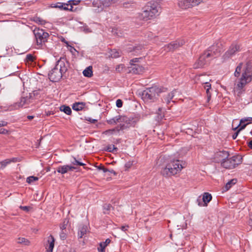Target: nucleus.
Returning a JSON list of instances; mask_svg holds the SVG:
<instances>
[{
  "label": "nucleus",
  "instance_id": "obj_1",
  "mask_svg": "<svg viewBox=\"0 0 252 252\" xmlns=\"http://www.w3.org/2000/svg\"><path fill=\"white\" fill-rule=\"evenodd\" d=\"M234 75L237 78L236 88L241 91L245 86L252 81V62H248L243 66V63H240L236 67Z\"/></svg>",
  "mask_w": 252,
  "mask_h": 252
},
{
  "label": "nucleus",
  "instance_id": "obj_2",
  "mask_svg": "<svg viewBox=\"0 0 252 252\" xmlns=\"http://www.w3.org/2000/svg\"><path fill=\"white\" fill-rule=\"evenodd\" d=\"M161 9L159 2L154 0L147 2L142 8V12L139 15L140 19L147 21L158 15Z\"/></svg>",
  "mask_w": 252,
  "mask_h": 252
},
{
  "label": "nucleus",
  "instance_id": "obj_3",
  "mask_svg": "<svg viewBox=\"0 0 252 252\" xmlns=\"http://www.w3.org/2000/svg\"><path fill=\"white\" fill-rule=\"evenodd\" d=\"M186 166L183 160L173 159L161 170V174L165 177H170L179 173Z\"/></svg>",
  "mask_w": 252,
  "mask_h": 252
},
{
  "label": "nucleus",
  "instance_id": "obj_4",
  "mask_svg": "<svg viewBox=\"0 0 252 252\" xmlns=\"http://www.w3.org/2000/svg\"><path fill=\"white\" fill-rule=\"evenodd\" d=\"M67 70L64 59L61 58L56 63L55 67L48 73V78L52 82H58Z\"/></svg>",
  "mask_w": 252,
  "mask_h": 252
},
{
  "label": "nucleus",
  "instance_id": "obj_5",
  "mask_svg": "<svg viewBox=\"0 0 252 252\" xmlns=\"http://www.w3.org/2000/svg\"><path fill=\"white\" fill-rule=\"evenodd\" d=\"M163 88H159L157 86H154L147 88L141 93L139 95L145 102H153L156 101L160 93L163 92Z\"/></svg>",
  "mask_w": 252,
  "mask_h": 252
},
{
  "label": "nucleus",
  "instance_id": "obj_6",
  "mask_svg": "<svg viewBox=\"0 0 252 252\" xmlns=\"http://www.w3.org/2000/svg\"><path fill=\"white\" fill-rule=\"evenodd\" d=\"M242 50L241 45L233 42L221 57L222 62H225L236 55Z\"/></svg>",
  "mask_w": 252,
  "mask_h": 252
},
{
  "label": "nucleus",
  "instance_id": "obj_7",
  "mask_svg": "<svg viewBox=\"0 0 252 252\" xmlns=\"http://www.w3.org/2000/svg\"><path fill=\"white\" fill-rule=\"evenodd\" d=\"M36 40V45L39 47H41L43 44L47 42L49 34L48 32H45L44 30L39 29L35 28L33 31Z\"/></svg>",
  "mask_w": 252,
  "mask_h": 252
},
{
  "label": "nucleus",
  "instance_id": "obj_8",
  "mask_svg": "<svg viewBox=\"0 0 252 252\" xmlns=\"http://www.w3.org/2000/svg\"><path fill=\"white\" fill-rule=\"evenodd\" d=\"M242 157L240 155H235L227 158L225 160L222 161L221 165L226 169H233L242 162Z\"/></svg>",
  "mask_w": 252,
  "mask_h": 252
},
{
  "label": "nucleus",
  "instance_id": "obj_9",
  "mask_svg": "<svg viewBox=\"0 0 252 252\" xmlns=\"http://www.w3.org/2000/svg\"><path fill=\"white\" fill-rule=\"evenodd\" d=\"M33 95L32 93L23 92L20 97V101L14 104V107L16 109L25 106L26 107L27 105L33 102Z\"/></svg>",
  "mask_w": 252,
  "mask_h": 252
},
{
  "label": "nucleus",
  "instance_id": "obj_10",
  "mask_svg": "<svg viewBox=\"0 0 252 252\" xmlns=\"http://www.w3.org/2000/svg\"><path fill=\"white\" fill-rule=\"evenodd\" d=\"M212 60L210 57V54H207L204 51L199 57L198 59L193 64V68L198 69L204 67L209 64L210 62Z\"/></svg>",
  "mask_w": 252,
  "mask_h": 252
},
{
  "label": "nucleus",
  "instance_id": "obj_11",
  "mask_svg": "<svg viewBox=\"0 0 252 252\" xmlns=\"http://www.w3.org/2000/svg\"><path fill=\"white\" fill-rule=\"evenodd\" d=\"M222 51V45L220 43H214L205 51L207 54H210V57L212 60L220 56Z\"/></svg>",
  "mask_w": 252,
  "mask_h": 252
},
{
  "label": "nucleus",
  "instance_id": "obj_12",
  "mask_svg": "<svg viewBox=\"0 0 252 252\" xmlns=\"http://www.w3.org/2000/svg\"><path fill=\"white\" fill-rule=\"evenodd\" d=\"M204 0H181L178 2V5L182 9H186L198 5Z\"/></svg>",
  "mask_w": 252,
  "mask_h": 252
},
{
  "label": "nucleus",
  "instance_id": "obj_13",
  "mask_svg": "<svg viewBox=\"0 0 252 252\" xmlns=\"http://www.w3.org/2000/svg\"><path fill=\"white\" fill-rule=\"evenodd\" d=\"M185 43V42L184 40H176L165 45L164 46L165 50L167 51H173L174 50L183 46Z\"/></svg>",
  "mask_w": 252,
  "mask_h": 252
},
{
  "label": "nucleus",
  "instance_id": "obj_14",
  "mask_svg": "<svg viewBox=\"0 0 252 252\" xmlns=\"http://www.w3.org/2000/svg\"><path fill=\"white\" fill-rule=\"evenodd\" d=\"M138 121V118L127 117L126 116H122L121 123H125L126 125V127L134 126Z\"/></svg>",
  "mask_w": 252,
  "mask_h": 252
},
{
  "label": "nucleus",
  "instance_id": "obj_15",
  "mask_svg": "<svg viewBox=\"0 0 252 252\" xmlns=\"http://www.w3.org/2000/svg\"><path fill=\"white\" fill-rule=\"evenodd\" d=\"M229 156L228 152L225 151H219L215 154V158L216 159V162H221L222 161L225 160Z\"/></svg>",
  "mask_w": 252,
  "mask_h": 252
},
{
  "label": "nucleus",
  "instance_id": "obj_16",
  "mask_svg": "<svg viewBox=\"0 0 252 252\" xmlns=\"http://www.w3.org/2000/svg\"><path fill=\"white\" fill-rule=\"evenodd\" d=\"M212 196L210 193L204 192L202 198L203 203L201 202V199L200 197L197 199V202L200 206H207L208 203L212 200Z\"/></svg>",
  "mask_w": 252,
  "mask_h": 252
},
{
  "label": "nucleus",
  "instance_id": "obj_17",
  "mask_svg": "<svg viewBox=\"0 0 252 252\" xmlns=\"http://www.w3.org/2000/svg\"><path fill=\"white\" fill-rule=\"evenodd\" d=\"M64 6V2H58L56 3L51 4L49 7L51 8H59L61 10L69 11L71 12L75 11V9H73V7L72 6H71V7L68 8Z\"/></svg>",
  "mask_w": 252,
  "mask_h": 252
},
{
  "label": "nucleus",
  "instance_id": "obj_18",
  "mask_svg": "<svg viewBox=\"0 0 252 252\" xmlns=\"http://www.w3.org/2000/svg\"><path fill=\"white\" fill-rule=\"evenodd\" d=\"M129 72L133 74H140L143 71V67L138 64H131L128 67Z\"/></svg>",
  "mask_w": 252,
  "mask_h": 252
},
{
  "label": "nucleus",
  "instance_id": "obj_19",
  "mask_svg": "<svg viewBox=\"0 0 252 252\" xmlns=\"http://www.w3.org/2000/svg\"><path fill=\"white\" fill-rule=\"evenodd\" d=\"M88 230V227L86 225L83 224L80 226L78 232V238H82L84 235L87 234Z\"/></svg>",
  "mask_w": 252,
  "mask_h": 252
},
{
  "label": "nucleus",
  "instance_id": "obj_20",
  "mask_svg": "<svg viewBox=\"0 0 252 252\" xmlns=\"http://www.w3.org/2000/svg\"><path fill=\"white\" fill-rule=\"evenodd\" d=\"M17 161L16 158H12L11 159H6L0 162V169L4 168L8 164L11 162H15Z\"/></svg>",
  "mask_w": 252,
  "mask_h": 252
},
{
  "label": "nucleus",
  "instance_id": "obj_21",
  "mask_svg": "<svg viewBox=\"0 0 252 252\" xmlns=\"http://www.w3.org/2000/svg\"><path fill=\"white\" fill-rule=\"evenodd\" d=\"M56 172L61 174L62 175L68 173L66 165L59 166L56 168V170L54 171V173L56 174Z\"/></svg>",
  "mask_w": 252,
  "mask_h": 252
},
{
  "label": "nucleus",
  "instance_id": "obj_22",
  "mask_svg": "<svg viewBox=\"0 0 252 252\" xmlns=\"http://www.w3.org/2000/svg\"><path fill=\"white\" fill-rule=\"evenodd\" d=\"M121 120H122V116L118 115L114 118H111L109 120H107L106 122L109 125H115L118 122L121 123Z\"/></svg>",
  "mask_w": 252,
  "mask_h": 252
},
{
  "label": "nucleus",
  "instance_id": "obj_23",
  "mask_svg": "<svg viewBox=\"0 0 252 252\" xmlns=\"http://www.w3.org/2000/svg\"><path fill=\"white\" fill-rule=\"evenodd\" d=\"M85 106V103L84 102H78L74 103L72 105V107L73 110L76 111H79L82 110L84 108Z\"/></svg>",
  "mask_w": 252,
  "mask_h": 252
},
{
  "label": "nucleus",
  "instance_id": "obj_24",
  "mask_svg": "<svg viewBox=\"0 0 252 252\" xmlns=\"http://www.w3.org/2000/svg\"><path fill=\"white\" fill-rule=\"evenodd\" d=\"M249 123H246V124H244V125H243L238 126H237L236 127H235V128H234V130H237V131H236V132H235V133L233 134V135H232V139H234H234H236V138H237V136H238V134H239V133L240 132V131L241 130H242V129H244V128H245V127L246 126H247V125H248V124H249Z\"/></svg>",
  "mask_w": 252,
  "mask_h": 252
},
{
  "label": "nucleus",
  "instance_id": "obj_25",
  "mask_svg": "<svg viewBox=\"0 0 252 252\" xmlns=\"http://www.w3.org/2000/svg\"><path fill=\"white\" fill-rule=\"evenodd\" d=\"M48 242L49 243V249L47 250V252H53V250L54 247L55 239L52 235H50L49 236Z\"/></svg>",
  "mask_w": 252,
  "mask_h": 252
},
{
  "label": "nucleus",
  "instance_id": "obj_26",
  "mask_svg": "<svg viewBox=\"0 0 252 252\" xmlns=\"http://www.w3.org/2000/svg\"><path fill=\"white\" fill-rule=\"evenodd\" d=\"M83 74L84 76L91 77L93 76V68L92 66L87 67L83 71Z\"/></svg>",
  "mask_w": 252,
  "mask_h": 252
},
{
  "label": "nucleus",
  "instance_id": "obj_27",
  "mask_svg": "<svg viewBox=\"0 0 252 252\" xmlns=\"http://www.w3.org/2000/svg\"><path fill=\"white\" fill-rule=\"evenodd\" d=\"M17 243L27 246L31 245V242L28 239L23 237H19L17 239Z\"/></svg>",
  "mask_w": 252,
  "mask_h": 252
},
{
  "label": "nucleus",
  "instance_id": "obj_28",
  "mask_svg": "<svg viewBox=\"0 0 252 252\" xmlns=\"http://www.w3.org/2000/svg\"><path fill=\"white\" fill-rule=\"evenodd\" d=\"M93 4L94 7H97L101 9H102L104 7H106L105 5L104 4V0H94L93 3Z\"/></svg>",
  "mask_w": 252,
  "mask_h": 252
},
{
  "label": "nucleus",
  "instance_id": "obj_29",
  "mask_svg": "<svg viewBox=\"0 0 252 252\" xmlns=\"http://www.w3.org/2000/svg\"><path fill=\"white\" fill-rule=\"evenodd\" d=\"M60 110L66 114L69 115L71 114L72 111L71 108L68 106L63 105L60 106Z\"/></svg>",
  "mask_w": 252,
  "mask_h": 252
},
{
  "label": "nucleus",
  "instance_id": "obj_30",
  "mask_svg": "<svg viewBox=\"0 0 252 252\" xmlns=\"http://www.w3.org/2000/svg\"><path fill=\"white\" fill-rule=\"evenodd\" d=\"M142 48L143 46L140 45L137 46H132L128 48V51L134 52L136 53H139V52H140L142 49Z\"/></svg>",
  "mask_w": 252,
  "mask_h": 252
},
{
  "label": "nucleus",
  "instance_id": "obj_31",
  "mask_svg": "<svg viewBox=\"0 0 252 252\" xmlns=\"http://www.w3.org/2000/svg\"><path fill=\"white\" fill-rule=\"evenodd\" d=\"M121 52L116 49H113L111 51L110 56L112 58H117L121 56Z\"/></svg>",
  "mask_w": 252,
  "mask_h": 252
},
{
  "label": "nucleus",
  "instance_id": "obj_32",
  "mask_svg": "<svg viewBox=\"0 0 252 252\" xmlns=\"http://www.w3.org/2000/svg\"><path fill=\"white\" fill-rule=\"evenodd\" d=\"M237 182L236 179H233L228 181L225 186V190H228L232 187V185H235Z\"/></svg>",
  "mask_w": 252,
  "mask_h": 252
},
{
  "label": "nucleus",
  "instance_id": "obj_33",
  "mask_svg": "<svg viewBox=\"0 0 252 252\" xmlns=\"http://www.w3.org/2000/svg\"><path fill=\"white\" fill-rule=\"evenodd\" d=\"M118 150V148L116 147L114 145H108L105 148V151L111 153L117 152Z\"/></svg>",
  "mask_w": 252,
  "mask_h": 252
},
{
  "label": "nucleus",
  "instance_id": "obj_34",
  "mask_svg": "<svg viewBox=\"0 0 252 252\" xmlns=\"http://www.w3.org/2000/svg\"><path fill=\"white\" fill-rule=\"evenodd\" d=\"M69 222V220L67 219H65L62 224H60V229L61 230L66 231V226Z\"/></svg>",
  "mask_w": 252,
  "mask_h": 252
},
{
  "label": "nucleus",
  "instance_id": "obj_35",
  "mask_svg": "<svg viewBox=\"0 0 252 252\" xmlns=\"http://www.w3.org/2000/svg\"><path fill=\"white\" fill-rule=\"evenodd\" d=\"M252 121V117H248V118H245L243 119H242L240 120V124L238 126L240 125H243L245 124V123L247 122V123H249L248 124L251 123V122Z\"/></svg>",
  "mask_w": 252,
  "mask_h": 252
},
{
  "label": "nucleus",
  "instance_id": "obj_36",
  "mask_svg": "<svg viewBox=\"0 0 252 252\" xmlns=\"http://www.w3.org/2000/svg\"><path fill=\"white\" fill-rule=\"evenodd\" d=\"M38 180V178L33 176H30L27 178V182L29 184H31L33 181Z\"/></svg>",
  "mask_w": 252,
  "mask_h": 252
},
{
  "label": "nucleus",
  "instance_id": "obj_37",
  "mask_svg": "<svg viewBox=\"0 0 252 252\" xmlns=\"http://www.w3.org/2000/svg\"><path fill=\"white\" fill-rule=\"evenodd\" d=\"M71 164L73 165H79V166L86 165V164L77 160L75 158H74V160L71 162Z\"/></svg>",
  "mask_w": 252,
  "mask_h": 252
},
{
  "label": "nucleus",
  "instance_id": "obj_38",
  "mask_svg": "<svg viewBox=\"0 0 252 252\" xmlns=\"http://www.w3.org/2000/svg\"><path fill=\"white\" fill-rule=\"evenodd\" d=\"M174 96V94L173 92L168 94V96L165 99L167 104H169L171 100L173 98Z\"/></svg>",
  "mask_w": 252,
  "mask_h": 252
},
{
  "label": "nucleus",
  "instance_id": "obj_39",
  "mask_svg": "<svg viewBox=\"0 0 252 252\" xmlns=\"http://www.w3.org/2000/svg\"><path fill=\"white\" fill-rule=\"evenodd\" d=\"M81 0H69L68 1V3L71 4V7L73 5H77L80 3Z\"/></svg>",
  "mask_w": 252,
  "mask_h": 252
},
{
  "label": "nucleus",
  "instance_id": "obj_40",
  "mask_svg": "<svg viewBox=\"0 0 252 252\" xmlns=\"http://www.w3.org/2000/svg\"><path fill=\"white\" fill-rule=\"evenodd\" d=\"M34 21L36 23H38V24L42 25H44L46 23V22L45 20L42 19L41 18H40L39 17H36L35 18Z\"/></svg>",
  "mask_w": 252,
  "mask_h": 252
},
{
  "label": "nucleus",
  "instance_id": "obj_41",
  "mask_svg": "<svg viewBox=\"0 0 252 252\" xmlns=\"http://www.w3.org/2000/svg\"><path fill=\"white\" fill-rule=\"evenodd\" d=\"M66 166H67L68 172L69 171H73V170H78V168L75 166L66 164Z\"/></svg>",
  "mask_w": 252,
  "mask_h": 252
},
{
  "label": "nucleus",
  "instance_id": "obj_42",
  "mask_svg": "<svg viewBox=\"0 0 252 252\" xmlns=\"http://www.w3.org/2000/svg\"><path fill=\"white\" fill-rule=\"evenodd\" d=\"M124 68V65L123 64L117 65L116 67V71L118 72H121Z\"/></svg>",
  "mask_w": 252,
  "mask_h": 252
},
{
  "label": "nucleus",
  "instance_id": "obj_43",
  "mask_svg": "<svg viewBox=\"0 0 252 252\" xmlns=\"http://www.w3.org/2000/svg\"><path fill=\"white\" fill-rule=\"evenodd\" d=\"M60 238L62 240H64L66 239V238L67 237V235H66V233L64 231V230H62L61 232L60 233Z\"/></svg>",
  "mask_w": 252,
  "mask_h": 252
},
{
  "label": "nucleus",
  "instance_id": "obj_44",
  "mask_svg": "<svg viewBox=\"0 0 252 252\" xmlns=\"http://www.w3.org/2000/svg\"><path fill=\"white\" fill-rule=\"evenodd\" d=\"M9 133H10L9 130H7L6 129L3 128H0V134H9Z\"/></svg>",
  "mask_w": 252,
  "mask_h": 252
},
{
  "label": "nucleus",
  "instance_id": "obj_45",
  "mask_svg": "<svg viewBox=\"0 0 252 252\" xmlns=\"http://www.w3.org/2000/svg\"><path fill=\"white\" fill-rule=\"evenodd\" d=\"M97 169L99 170H101L103 171L104 173H106L108 171V169L105 167L103 165L100 164L99 166L97 167Z\"/></svg>",
  "mask_w": 252,
  "mask_h": 252
},
{
  "label": "nucleus",
  "instance_id": "obj_46",
  "mask_svg": "<svg viewBox=\"0 0 252 252\" xmlns=\"http://www.w3.org/2000/svg\"><path fill=\"white\" fill-rule=\"evenodd\" d=\"M123 102L121 99H118L116 100V106L117 107H118V108L122 107L123 106Z\"/></svg>",
  "mask_w": 252,
  "mask_h": 252
},
{
  "label": "nucleus",
  "instance_id": "obj_47",
  "mask_svg": "<svg viewBox=\"0 0 252 252\" xmlns=\"http://www.w3.org/2000/svg\"><path fill=\"white\" fill-rule=\"evenodd\" d=\"M111 242V240L109 238L106 239L105 241L100 242L105 247H106Z\"/></svg>",
  "mask_w": 252,
  "mask_h": 252
},
{
  "label": "nucleus",
  "instance_id": "obj_48",
  "mask_svg": "<svg viewBox=\"0 0 252 252\" xmlns=\"http://www.w3.org/2000/svg\"><path fill=\"white\" fill-rule=\"evenodd\" d=\"M19 208L23 210V211H25L27 212H29L31 207L30 206H20L19 207Z\"/></svg>",
  "mask_w": 252,
  "mask_h": 252
},
{
  "label": "nucleus",
  "instance_id": "obj_49",
  "mask_svg": "<svg viewBox=\"0 0 252 252\" xmlns=\"http://www.w3.org/2000/svg\"><path fill=\"white\" fill-rule=\"evenodd\" d=\"M133 163V161H128L125 164V167L126 168H129L131 167Z\"/></svg>",
  "mask_w": 252,
  "mask_h": 252
},
{
  "label": "nucleus",
  "instance_id": "obj_50",
  "mask_svg": "<svg viewBox=\"0 0 252 252\" xmlns=\"http://www.w3.org/2000/svg\"><path fill=\"white\" fill-rule=\"evenodd\" d=\"M26 59L29 61H33L34 59L33 56L32 54H28L26 56Z\"/></svg>",
  "mask_w": 252,
  "mask_h": 252
},
{
  "label": "nucleus",
  "instance_id": "obj_51",
  "mask_svg": "<svg viewBox=\"0 0 252 252\" xmlns=\"http://www.w3.org/2000/svg\"><path fill=\"white\" fill-rule=\"evenodd\" d=\"M86 121L90 122L91 123L94 124L97 122L96 119H92L91 118H86L85 119Z\"/></svg>",
  "mask_w": 252,
  "mask_h": 252
},
{
  "label": "nucleus",
  "instance_id": "obj_52",
  "mask_svg": "<svg viewBox=\"0 0 252 252\" xmlns=\"http://www.w3.org/2000/svg\"><path fill=\"white\" fill-rule=\"evenodd\" d=\"M131 4H134V2H126L123 3V5L126 8H129L130 7Z\"/></svg>",
  "mask_w": 252,
  "mask_h": 252
},
{
  "label": "nucleus",
  "instance_id": "obj_53",
  "mask_svg": "<svg viewBox=\"0 0 252 252\" xmlns=\"http://www.w3.org/2000/svg\"><path fill=\"white\" fill-rule=\"evenodd\" d=\"M141 58H134V59H132V60H131L130 61V64H135L134 63H137V62H139V60Z\"/></svg>",
  "mask_w": 252,
  "mask_h": 252
},
{
  "label": "nucleus",
  "instance_id": "obj_54",
  "mask_svg": "<svg viewBox=\"0 0 252 252\" xmlns=\"http://www.w3.org/2000/svg\"><path fill=\"white\" fill-rule=\"evenodd\" d=\"M112 206L110 204H106L104 206V209L107 211H110Z\"/></svg>",
  "mask_w": 252,
  "mask_h": 252
},
{
  "label": "nucleus",
  "instance_id": "obj_55",
  "mask_svg": "<svg viewBox=\"0 0 252 252\" xmlns=\"http://www.w3.org/2000/svg\"><path fill=\"white\" fill-rule=\"evenodd\" d=\"M204 87V89H210L211 88V84L209 82H205Z\"/></svg>",
  "mask_w": 252,
  "mask_h": 252
},
{
  "label": "nucleus",
  "instance_id": "obj_56",
  "mask_svg": "<svg viewBox=\"0 0 252 252\" xmlns=\"http://www.w3.org/2000/svg\"><path fill=\"white\" fill-rule=\"evenodd\" d=\"M129 226L128 225H126L122 226L120 228L122 231L126 232Z\"/></svg>",
  "mask_w": 252,
  "mask_h": 252
},
{
  "label": "nucleus",
  "instance_id": "obj_57",
  "mask_svg": "<svg viewBox=\"0 0 252 252\" xmlns=\"http://www.w3.org/2000/svg\"><path fill=\"white\" fill-rule=\"evenodd\" d=\"M8 123L5 121H0V127L7 126Z\"/></svg>",
  "mask_w": 252,
  "mask_h": 252
},
{
  "label": "nucleus",
  "instance_id": "obj_58",
  "mask_svg": "<svg viewBox=\"0 0 252 252\" xmlns=\"http://www.w3.org/2000/svg\"><path fill=\"white\" fill-rule=\"evenodd\" d=\"M114 131H115V129H108V130H106L104 132V133H105V134H113Z\"/></svg>",
  "mask_w": 252,
  "mask_h": 252
},
{
  "label": "nucleus",
  "instance_id": "obj_59",
  "mask_svg": "<svg viewBox=\"0 0 252 252\" xmlns=\"http://www.w3.org/2000/svg\"><path fill=\"white\" fill-rule=\"evenodd\" d=\"M205 89L206 90V92L207 94L208 99H210V98L211 97V94L209 91L210 89Z\"/></svg>",
  "mask_w": 252,
  "mask_h": 252
},
{
  "label": "nucleus",
  "instance_id": "obj_60",
  "mask_svg": "<svg viewBox=\"0 0 252 252\" xmlns=\"http://www.w3.org/2000/svg\"><path fill=\"white\" fill-rule=\"evenodd\" d=\"M69 47L70 51L73 54L75 52H77V50L75 49V48L71 45L68 46Z\"/></svg>",
  "mask_w": 252,
  "mask_h": 252
},
{
  "label": "nucleus",
  "instance_id": "obj_61",
  "mask_svg": "<svg viewBox=\"0 0 252 252\" xmlns=\"http://www.w3.org/2000/svg\"><path fill=\"white\" fill-rule=\"evenodd\" d=\"M248 224L249 225L252 226V214L250 216V218L248 220Z\"/></svg>",
  "mask_w": 252,
  "mask_h": 252
},
{
  "label": "nucleus",
  "instance_id": "obj_62",
  "mask_svg": "<svg viewBox=\"0 0 252 252\" xmlns=\"http://www.w3.org/2000/svg\"><path fill=\"white\" fill-rule=\"evenodd\" d=\"M45 114L47 116H49L51 115H53L54 113L52 111H48L45 112Z\"/></svg>",
  "mask_w": 252,
  "mask_h": 252
},
{
  "label": "nucleus",
  "instance_id": "obj_63",
  "mask_svg": "<svg viewBox=\"0 0 252 252\" xmlns=\"http://www.w3.org/2000/svg\"><path fill=\"white\" fill-rule=\"evenodd\" d=\"M248 143V146L251 149H252V140L250 141L249 142H247Z\"/></svg>",
  "mask_w": 252,
  "mask_h": 252
},
{
  "label": "nucleus",
  "instance_id": "obj_64",
  "mask_svg": "<svg viewBox=\"0 0 252 252\" xmlns=\"http://www.w3.org/2000/svg\"><path fill=\"white\" fill-rule=\"evenodd\" d=\"M32 94H33V100H34L35 99V96L37 95L38 94V92L37 91H33L32 93Z\"/></svg>",
  "mask_w": 252,
  "mask_h": 252
}]
</instances>
